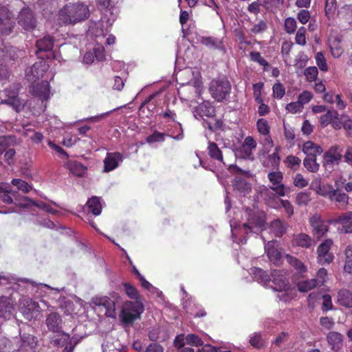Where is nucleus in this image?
<instances>
[{"mask_svg": "<svg viewBox=\"0 0 352 352\" xmlns=\"http://www.w3.org/2000/svg\"><path fill=\"white\" fill-rule=\"evenodd\" d=\"M235 156L240 159L253 160L252 151L250 148H248L242 145L235 150Z\"/></svg>", "mask_w": 352, "mask_h": 352, "instance_id": "36", "label": "nucleus"}, {"mask_svg": "<svg viewBox=\"0 0 352 352\" xmlns=\"http://www.w3.org/2000/svg\"><path fill=\"white\" fill-rule=\"evenodd\" d=\"M312 94L308 91H304L298 96V102L302 107L303 104L308 103L312 98Z\"/></svg>", "mask_w": 352, "mask_h": 352, "instance_id": "63", "label": "nucleus"}, {"mask_svg": "<svg viewBox=\"0 0 352 352\" xmlns=\"http://www.w3.org/2000/svg\"><path fill=\"white\" fill-rule=\"evenodd\" d=\"M198 108L206 116L210 117L214 114V110L213 107L208 102L201 103Z\"/></svg>", "mask_w": 352, "mask_h": 352, "instance_id": "56", "label": "nucleus"}, {"mask_svg": "<svg viewBox=\"0 0 352 352\" xmlns=\"http://www.w3.org/2000/svg\"><path fill=\"white\" fill-rule=\"evenodd\" d=\"M250 343L255 348L260 349L264 346V342L259 333H254L250 339Z\"/></svg>", "mask_w": 352, "mask_h": 352, "instance_id": "52", "label": "nucleus"}, {"mask_svg": "<svg viewBox=\"0 0 352 352\" xmlns=\"http://www.w3.org/2000/svg\"><path fill=\"white\" fill-rule=\"evenodd\" d=\"M200 43L210 49L220 50H223L222 42L217 38L204 36L201 38Z\"/></svg>", "mask_w": 352, "mask_h": 352, "instance_id": "27", "label": "nucleus"}, {"mask_svg": "<svg viewBox=\"0 0 352 352\" xmlns=\"http://www.w3.org/2000/svg\"><path fill=\"white\" fill-rule=\"evenodd\" d=\"M309 223L312 228V234L318 239L322 237L329 230L328 225L318 214L312 216L309 219Z\"/></svg>", "mask_w": 352, "mask_h": 352, "instance_id": "10", "label": "nucleus"}, {"mask_svg": "<svg viewBox=\"0 0 352 352\" xmlns=\"http://www.w3.org/2000/svg\"><path fill=\"white\" fill-rule=\"evenodd\" d=\"M345 264L344 270L346 272L352 274V247L348 246L345 250Z\"/></svg>", "mask_w": 352, "mask_h": 352, "instance_id": "37", "label": "nucleus"}, {"mask_svg": "<svg viewBox=\"0 0 352 352\" xmlns=\"http://www.w3.org/2000/svg\"><path fill=\"white\" fill-rule=\"evenodd\" d=\"M90 14L87 4L81 1L70 2L59 10L58 20L65 25H74L87 20Z\"/></svg>", "mask_w": 352, "mask_h": 352, "instance_id": "1", "label": "nucleus"}, {"mask_svg": "<svg viewBox=\"0 0 352 352\" xmlns=\"http://www.w3.org/2000/svg\"><path fill=\"white\" fill-rule=\"evenodd\" d=\"M318 69L316 67H309L305 70L304 74L309 82L315 80L318 76Z\"/></svg>", "mask_w": 352, "mask_h": 352, "instance_id": "48", "label": "nucleus"}, {"mask_svg": "<svg viewBox=\"0 0 352 352\" xmlns=\"http://www.w3.org/2000/svg\"><path fill=\"white\" fill-rule=\"evenodd\" d=\"M294 185L298 188H304L308 185V182L300 173H297L294 179Z\"/></svg>", "mask_w": 352, "mask_h": 352, "instance_id": "61", "label": "nucleus"}, {"mask_svg": "<svg viewBox=\"0 0 352 352\" xmlns=\"http://www.w3.org/2000/svg\"><path fill=\"white\" fill-rule=\"evenodd\" d=\"M305 32L306 29L304 27H301L298 29L296 35V42L297 44L300 45H305L306 44Z\"/></svg>", "mask_w": 352, "mask_h": 352, "instance_id": "57", "label": "nucleus"}, {"mask_svg": "<svg viewBox=\"0 0 352 352\" xmlns=\"http://www.w3.org/2000/svg\"><path fill=\"white\" fill-rule=\"evenodd\" d=\"M349 197L343 192L338 188L333 191L330 197V201H334L340 204V207L346 208L349 204Z\"/></svg>", "mask_w": 352, "mask_h": 352, "instance_id": "21", "label": "nucleus"}, {"mask_svg": "<svg viewBox=\"0 0 352 352\" xmlns=\"http://www.w3.org/2000/svg\"><path fill=\"white\" fill-rule=\"evenodd\" d=\"M317 286H318L317 280L314 278L300 281L296 285L298 290L300 292H307Z\"/></svg>", "mask_w": 352, "mask_h": 352, "instance_id": "32", "label": "nucleus"}, {"mask_svg": "<svg viewBox=\"0 0 352 352\" xmlns=\"http://www.w3.org/2000/svg\"><path fill=\"white\" fill-rule=\"evenodd\" d=\"M32 94L41 100H47L50 97V83L47 80H43L32 87Z\"/></svg>", "mask_w": 352, "mask_h": 352, "instance_id": "16", "label": "nucleus"}, {"mask_svg": "<svg viewBox=\"0 0 352 352\" xmlns=\"http://www.w3.org/2000/svg\"><path fill=\"white\" fill-rule=\"evenodd\" d=\"M122 156L119 153H108L104 160V170L109 172L116 168Z\"/></svg>", "mask_w": 352, "mask_h": 352, "instance_id": "19", "label": "nucleus"}, {"mask_svg": "<svg viewBox=\"0 0 352 352\" xmlns=\"http://www.w3.org/2000/svg\"><path fill=\"white\" fill-rule=\"evenodd\" d=\"M336 9V0H326L325 1V14L328 18L333 16Z\"/></svg>", "mask_w": 352, "mask_h": 352, "instance_id": "46", "label": "nucleus"}, {"mask_svg": "<svg viewBox=\"0 0 352 352\" xmlns=\"http://www.w3.org/2000/svg\"><path fill=\"white\" fill-rule=\"evenodd\" d=\"M47 70L46 64L41 60L35 63L31 67L26 71V76L28 80L36 82L40 78L43 76L44 73Z\"/></svg>", "mask_w": 352, "mask_h": 352, "instance_id": "12", "label": "nucleus"}, {"mask_svg": "<svg viewBox=\"0 0 352 352\" xmlns=\"http://www.w3.org/2000/svg\"><path fill=\"white\" fill-rule=\"evenodd\" d=\"M265 252L270 261L277 263L279 262L281 255L278 249L277 242L272 240L268 241L265 245Z\"/></svg>", "mask_w": 352, "mask_h": 352, "instance_id": "17", "label": "nucleus"}, {"mask_svg": "<svg viewBox=\"0 0 352 352\" xmlns=\"http://www.w3.org/2000/svg\"><path fill=\"white\" fill-rule=\"evenodd\" d=\"M333 245V241L331 239H326L324 242H322L318 248L317 253L319 254H329V250L331 247Z\"/></svg>", "mask_w": 352, "mask_h": 352, "instance_id": "44", "label": "nucleus"}, {"mask_svg": "<svg viewBox=\"0 0 352 352\" xmlns=\"http://www.w3.org/2000/svg\"><path fill=\"white\" fill-rule=\"evenodd\" d=\"M185 340L188 344L196 346H201L203 344V341L201 339L195 334H188L186 336Z\"/></svg>", "mask_w": 352, "mask_h": 352, "instance_id": "51", "label": "nucleus"}, {"mask_svg": "<svg viewBox=\"0 0 352 352\" xmlns=\"http://www.w3.org/2000/svg\"><path fill=\"white\" fill-rule=\"evenodd\" d=\"M144 311V307L138 301L126 302L122 307L120 318L124 324H132L135 320L140 318Z\"/></svg>", "mask_w": 352, "mask_h": 352, "instance_id": "2", "label": "nucleus"}, {"mask_svg": "<svg viewBox=\"0 0 352 352\" xmlns=\"http://www.w3.org/2000/svg\"><path fill=\"white\" fill-rule=\"evenodd\" d=\"M327 340L331 349L338 352L343 346V336L337 331H331L327 336Z\"/></svg>", "mask_w": 352, "mask_h": 352, "instance_id": "15", "label": "nucleus"}, {"mask_svg": "<svg viewBox=\"0 0 352 352\" xmlns=\"http://www.w3.org/2000/svg\"><path fill=\"white\" fill-rule=\"evenodd\" d=\"M333 190H335V188H333V186L331 184L323 186H321L319 184L318 190H316V192L318 195L322 197H328L330 199V197L331 196Z\"/></svg>", "mask_w": 352, "mask_h": 352, "instance_id": "43", "label": "nucleus"}, {"mask_svg": "<svg viewBox=\"0 0 352 352\" xmlns=\"http://www.w3.org/2000/svg\"><path fill=\"white\" fill-rule=\"evenodd\" d=\"M302 151L304 153H311L315 155H320L322 153L323 149L320 146L314 144L313 142L307 141L303 144Z\"/></svg>", "mask_w": 352, "mask_h": 352, "instance_id": "35", "label": "nucleus"}, {"mask_svg": "<svg viewBox=\"0 0 352 352\" xmlns=\"http://www.w3.org/2000/svg\"><path fill=\"white\" fill-rule=\"evenodd\" d=\"M271 281L272 285H270L274 291L286 292L290 288L289 280L279 270H274L271 274Z\"/></svg>", "mask_w": 352, "mask_h": 352, "instance_id": "6", "label": "nucleus"}, {"mask_svg": "<svg viewBox=\"0 0 352 352\" xmlns=\"http://www.w3.org/2000/svg\"><path fill=\"white\" fill-rule=\"evenodd\" d=\"M352 218V212H347L338 217L335 219L329 221L330 223H344L348 222Z\"/></svg>", "mask_w": 352, "mask_h": 352, "instance_id": "59", "label": "nucleus"}, {"mask_svg": "<svg viewBox=\"0 0 352 352\" xmlns=\"http://www.w3.org/2000/svg\"><path fill=\"white\" fill-rule=\"evenodd\" d=\"M287 262L294 267L299 273H304L307 272L306 266L297 258L289 254L285 255Z\"/></svg>", "mask_w": 352, "mask_h": 352, "instance_id": "31", "label": "nucleus"}, {"mask_svg": "<svg viewBox=\"0 0 352 352\" xmlns=\"http://www.w3.org/2000/svg\"><path fill=\"white\" fill-rule=\"evenodd\" d=\"M53 333L54 334L50 337V342L54 346L63 347L71 340L70 336L63 330H62V332Z\"/></svg>", "mask_w": 352, "mask_h": 352, "instance_id": "18", "label": "nucleus"}, {"mask_svg": "<svg viewBox=\"0 0 352 352\" xmlns=\"http://www.w3.org/2000/svg\"><path fill=\"white\" fill-rule=\"evenodd\" d=\"M339 116L338 113L336 110H328L327 113L321 116L320 118V124L323 126H327L331 123L333 120L338 119Z\"/></svg>", "mask_w": 352, "mask_h": 352, "instance_id": "33", "label": "nucleus"}, {"mask_svg": "<svg viewBox=\"0 0 352 352\" xmlns=\"http://www.w3.org/2000/svg\"><path fill=\"white\" fill-rule=\"evenodd\" d=\"M248 214L247 222L243 224V228L246 233L248 232L257 233L265 224L264 214L259 212H254L250 209L246 210Z\"/></svg>", "mask_w": 352, "mask_h": 352, "instance_id": "4", "label": "nucleus"}, {"mask_svg": "<svg viewBox=\"0 0 352 352\" xmlns=\"http://www.w3.org/2000/svg\"><path fill=\"white\" fill-rule=\"evenodd\" d=\"M123 287L126 294L130 298L134 300H137L138 298V292L135 287L128 283H124L123 284Z\"/></svg>", "mask_w": 352, "mask_h": 352, "instance_id": "45", "label": "nucleus"}, {"mask_svg": "<svg viewBox=\"0 0 352 352\" xmlns=\"http://www.w3.org/2000/svg\"><path fill=\"white\" fill-rule=\"evenodd\" d=\"M342 148L337 145L331 146L323 155V166L327 167L330 164H338L342 158Z\"/></svg>", "mask_w": 352, "mask_h": 352, "instance_id": "11", "label": "nucleus"}, {"mask_svg": "<svg viewBox=\"0 0 352 352\" xmlns=\"http://www.w3.org/2000/svg\"><path fill=\"white\" fill-rule=\"evenodd\" d=\"M14 204L20 208H28L31 206H35L36 201L28 197H23L21 199L15 198Z\"/></svg>", "mask_w": 352, "mask_h": 352, "instance_id": "40", "label": "nucleus"}, {"mask_svg": "<svg viewBox=\"0 0 352 352\" xmlns=\"http://www.w3.org/2000/svg\"><path fill=\"white\" fill-rule=\"evenodd\" d=\"M14 25L9 10L4 6H0V35L9 34Z\"/></svg>", "mask_w": 352, "mask_h": 352, "instance_id": "9", "label": "nucleus"}, {"mask_svg": "<svg viewBox=\"0 0 352 352\" xmlns=\"http://www.w3.org/2000/svg\"><path fill=\"white\" fill-rule=\"evenodd\" d=\"M208 152L211 158L223 162L222 152L216 143L211 142H208Z\"/></svg>", "mask_w": 352, "mask_h": 352, "instance_id": "30", "label": "nucleus"}, {"mask_svg": "<svg viewBox=\"0 0 352 352\" xmlns=\"http://www.w3.org/2000/svg\"><path fill=\"white\" fill-rule=\"evenodd\" d=\"M273 94L274 96L276 98L281 99L285 93V89L283 85L278 82L276 83L273 86Z\"/></svg>", "mask_w": 352, "mask_h": 352, "instance_id": "54", "label": "nucleus"}, {"mask_svg": "<svg viewBox=\"0 0 352 352\" xmlns=\"http://www.w3.org/2000/svg\"><path fill=\"white\" fill-rule=\"evenodd\" d=\"M8 99L2 101L1 103H6L13 106L14 107H16L19 106V100L18 98V93H19V86L18 85H15L14 87L12 89H6L4 91Z\"/></svg>", "mask_w": 352, "mask_h": 352, "instance_id": "20", "label": "nucleus"}, {"mask_svg": "<svg viewBox=\"0 0 352 352\" xmlns=\"http://www.w3.org/2000/svg\"><path fill=\"white\" fill-rule=\"evenodd\" d=\"M14 311V304L11 299L6 296L0 297V318L9 320Z\"/></svg>", "mask_w": 352, "mask_h": 352, "instance_id": "14", "label": "nucleus"}, {"mask_svg": "<svg viewBox=\"0 0 352 352\" xmlns=\"http://www.w3.org/2000/svg\"><path fill=\"white\" fill-rule=\"evenodd\" d=\"M18 23L25 30H32L36 26V19L31 9L23 8L18 16Z\"/></svg>", "mask_w": 352, "mask_h": 352, "instance_id": "5", "label": "nucleus"}, {"mask_svg": "<svg viewBox=\"0 0 352 352\" xmlns=\"http://www.w3.org/2000/svg\"><path fill=\"white\" fill-rule=\"evenodd\" d=\"M69 171L77 177H83L87 172V167L82 163L76 161H70L67 163Z\"/></svg>", "mask_w": 352, "mask_h": 352, "instance_id": "23", "label": "nucleus"}, {"mask_svg": "<svg viewBox=\"0 0 352 352\" xmlns=\"http://www.w3.org/2000/svg\"><path fill=\"white\" fill-rule=\"evenodd\" d=\"M342 126L349 133L352 134V120L347 116H342Z\"/></svg>", "mask_w": 352, "mask_h": 352, "instance_id": "64", "label": "nucleus"}, {"mask_svg": "<svg viewBox=\"0 0 352 352\" xmlns=\"http://www.w3.org/2000/svg\"><path fill=\"white\" fill-rule=\"evenodd\" d=\"M250 59L256 63H258L260 65L263 67L269 66L268 62L264 59L261 53L258 52H251L250 54Z\"/></svg>", "mask_w": 352, "mask_h": 352, "instance_id": "47", "label": "nucleus"}, {"mask_svg": "<svg viewBox=\"0 0 352 352\" xmlns=\"http://www.w3.org/2000/svg\"><path fill=\"white\" fill-rule=\"evenodd\" d=\"M270 228L276 236L280 237L286 232L288 224L285 221L276 219L271 222Z\"/></svg>", "mask_w": 352, "mask_h": 352, "instance_id": "22", "label": "nucleus"}, {"mask_svg": "<svg viewBox=\"0 0 352 352\" xmlns=\"http://www.w3.org/2000/svg\"><path fill=\"white\" fill-rule=\"evenodd\" d=\"M88 211L97 216L101 213L102 205L96 197H92L87 203Z\"/></svg>", "mask_w": 352, "mask_h": 352, "instance_id": "29", "label": "nucleus"}, {"mask_svg": "<svg viewBox=\"0 0 352 352\" xmlns=\"http://www.w3.org/2000/svg\"><path fill=\"white\" fill-rule=\"evenodd\" d=\"M12 184L16 186L19 190L25 193L28 192L32 189V187L26 182L20 179H13Z\"/></svg>", "mask_w": 352, "mask_h": 352, "instance_id": "42", "label": "nucleus"}, {"mask_svg": "<svg viewBox=\"0 0 352 352\" xmlns=\"http://www.w3.org/2000/svg\"><path fill=\"white\" fill-rule=\"evenodd\" d=\"M327 271L324 268H320L317 272V277L314 279L317 280V284L318 286L323 285L324 283L327 281Z\"/></svg>", "mask_w": 352, "mask_h": 352, "instance_id": "53", "label": "nucleus"}, {"mask_svg": "<svg viewBox=\"0 0 352 352\" xmlns=\"http://www.w3.org/2000/svg\"><path fill=\"white\" fill-rule=\"evenodd\" d=\"M303 165L311 173H316L320 168V164L314 160H304Z\"/></svg>", "mask_w": 352, "mask_h": 352, "instance_id": "50", "label": "nucleus"}, {"mask_svg": "<svg viewBox=\"0 0 352 352\" xmlns=\"http://www.w3.org/2000/svg\"><path fill=\"white\" fill-rule=\"evenodd\" d=\"M45 323L49 331L62 332L63 320L59 313L56 311L47 313L45 316Z\"/></svg>", "mask_w": 352, "mask_h": 352, "instance_id": "7", "label": "nucleus"}, {"mask_svg": "<svg viewBox=\"0 0 352 352\" xmlns=\"http://www.w3.org/2000/svg\"><path fill=\"white\" fill-rule=\"evenodd\" d=\"M289 338V334L287 332L283 331L280 333L275 340L274 341V344L280 347L283 343H285Z\"/></svg>", "mask_w": 352, "mask_h": 352, "instance_id": "60", "label": "nucleus"}, {"mask_svg": "<svg viewBox=\"0 0 352 352\" xmlns=\"http://www.w3.org/2000/svg\"><path fill=\"white\" fill-rule=\"evenodd\" d=\"M316 60L317 65L321 71L327 72L328 70V66L327 65L324 56L322 52H318L316 54Z\"/></svg>", "mask_w": 352, "mask_h": 352, "instance_id": "49", "label": "nucleus"}, {"mask_svg": "<svg viewBox=\"0 0 352 352\" xmlns=\"http://www.w3.org/2000/svg\"><path fill=\"white\" fill-rule=\"evenodd\" d=\"M0 192H3V195H0V199L3 203L7 204H10L12 203L14 204V201L12 197L10 195V194L14 195L16 192L9 190L8 188L3 189L2 188H0Z\"/></svg>", "mask_w": 352, "mask_h": 352, "instance_id": "41", "label": "nucleus"}, {"mask_svg": "<svg viewBox=\"0 0 352 352\" xmlns=\"http://www.w3.org/2000/svg\"><path fill=\"white\" fill-rule=\"evenodd\" d=\"M338 302L345 307L352 306V294L347 289H341L338 293Z\"/></svg>", "mask_w": 352, "mask_h": 352, "instance_id": "26", "label": "nucleus"}, {"mask_svg": "<svg viewBox=\"0 0 352 352\" xmlns=\"http://www.w3.org/2000/svg\"><path fill=\"white\" fill-rule=\"evenodd\" d=\"M209 89L212 96L221 102L229 96L231 85L227 79H216L210 82Z\"/></svg>", "mask_w": 352, "mask_h": 352, "instance_id": "3", "label": "nucleus"}, {"mask_svg": "<svg viewBox=\"0 0 352 352\" xmlns=\"http://www.w3.org/2000/svg\"><path fill=\"white\" fill-rule=\"evenodd\" d=\"M257 128L260 133L267 135L270 132L267 122L264 119H259L257 122Z\"/></svg>", "mask_w": 352, "mask_h": 352, "instance_id": "58", "label": "nucleus"}, {"mask_svg": "<svg viewBox=\"0 0 352 352\" xmlns=\"http://www.w3.org/2000/svg\"><path fill=\"white\" fill-rule=\"evenodd\" d=\"M23 305L25 307L23 309L22 312L23 314L27 315L28 318L32 317V313L34 311H39L38 303L31 298L25 299Z\"/></svg>", "mask_w": 352, "mask_h": 352, "instance_id": "28", "label": "nucleus"}, {"mask_svg": "<svg viewBox=\"0 0 352 352\" xmlns=\"http://www.w3.org/2000/svg\"><path fill=\"white\" fill-rule=\"evenodd\" d=\"M269 162L273 168H276L280 164V157L278 153V148H276L275 152L268 155Z\"/></svg>", "mask_w": 352, "mask_h": 352, "instance_id": "55", "label": "nucleus"}, {"mask_svg": "<svg viewBox=\"0 0 352 352\" xmlns=\"http://www.w3.org/2000/svg\"><path fill=\"white\" fill-rule=\"evenodd\" d=\"M294 241L297 245L305 248L311 247L312 243L311 237L305 233H300L297 235L294 239Z\"/></svg>", "mask_w": 352, "mask_h": 352, "instance_id": "34", "label": "nucleus"}, {"mask_svg": "<svg viewBox=\"0 0 352 352\" xmlns=\"http://www.w3.org/2000/svg\"><path fill=\"white\" fill-rule=\"evenodd\" d=\"M333 255L331 253L318 255V262L321 265L329 264L333 260Z\"/></svg>", "mask_w": 352, "mask_h": 352, "instance_id": "62", "label": "nucleus"}, {"mask_svg": "<svg viewBox=\"0 0 352 352\" xmlns=\"http://www.w3.org/2000/svg\"><path fill=\"white\" fill-rule=\"evenodd\" d=\"M103 307L105 308V314L108 317H114L116 315V306L115 302L109 298L105 299V303Z\"/></svg>", "mask_w": 352, "mask_h": 352, "instance_id": "39", "label": "nucleus"}, {"mask_svg": "<svg viewBox=\"0 0 352 352\" xmlns=\"http://www.w3.org/2000/svg\"><path fill=\"white\" fill-rule=\"evenodd\" d=\"M267 178L272 186L270 187L279 196L285 195V186L282 184L283 175L280 171H272L268 173Z\"/></svg>", "mask_w": 352, "mask_h": 352, "instance_id": "8", "label": "nucleus"}, {"mask_svg": "<svg viewBox=\"0 0 352 352\" xmlns=\"http://www.w3.org/2000/svg\"><path fill=\"white\" fill-rule=\"evenodd\" d=\"M54 46V38L47 35L36 41V47L38 51H50Z\"/></svg>", "mask_w": 352, "mask_h": 352, "instance_id": "25", "label": "nucleus"}, {"mask_svg": "<svg viewBox=\"0 0 352 352\" xmlns=\"http://www.w3.org/2000/svg\"><path fill=\"white\" fill-rule=\"evenodd\" d=\"M252 274L254 278L261 284L267 285L271 281V278L265 271L261 268L254 267L252 269Z\"/></svg>", "mask_w": 352, "mask_h": 352, "instance_id": "24", "label": "nucleus"}, {"mask_svg": "<svg viewBox=\"0 0 352 352\" xmlns=\"http://www.w3.org/2000/svg\"><path fill=\"white\" fill-rule=\"evenodd\" d=\"M21 345L19 351L22 352H33L37 345V338L28 333H21Z\"/></svg>", "mask_w": 352, "mask_h": 352, "instance_id": "13", "label": "nucleus"}, {"mask_svg": "<svg viewBox=\"0 0 352 352\" xmlns=\"http://www.w3.org/2000/svg\"><path fill=\"white\" fill-rule=\"evenodd\" d=\"M233 186L234 188L241 192H245L250 189V184L241 177H236L234 179Z\"/></svg>", "mask_w": 352, "mask_h": 352, "instance_id": "38", "label": "nucleus"}]
</instances>
